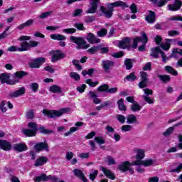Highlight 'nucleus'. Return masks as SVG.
Instances as JSON below:
<instances>
[{"instance_id":"obj_5","label":"nucleus","mask_w":182,"mask_h":182,"mask_svg":"<svg viewBox=\"0 0 182 182\" xmlns=\"http://www.w3.org/2000/svg\"><path fill=\"white\" fill-rule=\"evenodd\" d=\"M28 127L31 129H23L22 133L27 136V137H33L36 136V132H38V124L36 122H30L28 124Z\"/></svg>"},{"instance_id":"obj_6","label":"nucleus","mask_w":182,"mask_h":182,"mask_svg":"<svg viewBox=\"0 0 182 182\" xmlns=\"http://www.w3.org/2000/svg\"><path fill=\"white\" fill-rule=\"evenodd\" d=\"M26 92V88L25 87H21L17 90L11 91L9 93V99H15L16 97H19L20 96H23Z\"/></svg>"},{"instance_id":"obj_59","label":"nucleus","mask_w":182,"mask_h":182,"mask_svg":"<svg viewBox=\"0 0 182 182\" xmlns=\"http://www.w3.org/2000/svg\"><path fill=\"white\" fill-rule=\"evenodd\" d=\"M38 45H39L38 41H30L28 43V46H29L30 49H31V48H36V46H38Z\"/></svg>"},{"instance_id":"obj_15","label":"nucleus","mask_w":182,"mask_h":182,"mask_svg":"<svg viewBox=\"0 0 182 182\" xmlns=\"http://www.w3.org/2000/svg\"><path fill=\"white\" fill-rule=\"evenodd\" d=\"M130 45V38H124L122 41L119 42V48L121 49H129L131 48Z\"/></svg>"},{"instance_id":"obj_49","label":"nucleus","mask_w":182,"mask_h":182,"mask_svg":"<svg viewBox=\"0 0 182 182\" xmlns=\"http://www.w3.org/2000/svg\"><path fill=\"white\" fill-rule=\"evenodd\" d=\"M108 89H109V85L104 84L98 87L97 90L98 92H107Z\"/></svg>"},{"instance_id":"obj_17","label":"nucleus","mask_w":182,"mask_h":182,"mask_svg":"<svg viewBox=\"0 0 182 182\" xmlns=\"http://www.w3.org/2000/svg\"><path fill=\"white\" fill-rule=\"evenodd\" d=\"M0 149L5 151H9L12 149V144L6 140L0 139Z\"/></svg>"},{"instance_id":"obj_3","label":"nucleus","mask_w":182,"mask_h":182,"mask_svg":"<svg viewBox=\"0 0 182 182\" xmlns=\"http://www.w3.org/2000/svg\"><path fill=\"white\" fill-rule=\"evenodd\" d=\"M70 112V109L69 108H63L60 110H47L43 109V113L45 114L47 117H50V119H53L55 117H60V116H63L64 113H68Z\"/></svg>"},{"instance_id":"obj_39","label":"nucleus","mask_w":182,"mask_h":182,"mask_svg":"<svg viewBox=\"0 0 182 182\" xmlns=\"http://www.w3.org/2000/svg\"><path fill=\"white\" fill-rule=\"evenodd\" d=\"M27 75L28 73L25 71H17L14 73V76H16V77H18V79H22L23 76H27Z\"/></svg>"},{"instance_id":"obj_11","label":"nucleus","mask_w":182,"mask_h":182,"mask_svg":"<svg viewBox=\"0 0 182 182\" xmlns=\"http://www.w3.org/2000/svg\"><path fill=\"white\" fill-rule=\"evenodd\" d=\"M50 37L54 41H60V46H62V48H65V46H66V43L65 41H66V37L65 36L61 34H51Z\"/></svg>"},{"instance_id":"obj_28","label":"nucleus","mask_w":182,"mask_h":182,"mask_svg":"<svg viewBox=\"0 0 182 182\" xmlns=\"http://www.w3.org/2000/svg\"><path fill=\"white\" fill-rule=\"evenodd\" d=\"M48 90L51 93H62V88L58 85L50 86Z\"/></svg>"},{"instance_id":"obj_42","label":"nucleus","mask_w":182,"mask_h":182,"mask_svg":"<svg viewBox=\"0 0 182 182\" xmlns=\"http://www.w3.org/2000/svg\"><path fill=\"white\" fill-rule=\"evenodd\" d=\"M142 99L149 105H153L154 103V100H153V99H151V97L149 96L142 95Z\"/></svg>"},{"instance_id":"obj_55","label":"nucleus","mask_w":182,"mask_h":182,"mask_svg":"<svg viewBox=\"0 0 182 182\" xmlns=\"http://www.w3.org/2000/svg\"><path fill=\"white\" fill-rule=\"evenodd\" d=\"M63 32H64V33L72 35V33H75L76 32V28H65L63 30Z\"/></svg>"},{"instance_id":"obj_20","label":"nucleus","mask_w":182,"mask_h":182,"mask_svg":"<svg viewBox=\"0 0 182 182\" xmlns=\"http://www.w3.org/2000/svg\"><path fill=\"white\" fill-rule=\"evenodd\" d=\"M14 149L21 153L22 151H26L28 146L25 143L16 144L14 145Z\"/></svg>"},{"instance_id":"obj_52","label":"nucleus","mask_w":182,"mask_h":182,"mask_svg":"<svg viewBox=\"0 0 182 182\" xmlns=\"http://www.w3.org/2000/svg\"><path fill=\"white\" fill-rule=\"evenodd\" d=\"M100 48L99 46H93L91 48H89L87 50V52L89 53H90L91 55H95V53H96V52H97L99 50Z\"/></svg>"},{"instance_id":"obj_31","label":"nucleus","mask_w":182,"mask_h":182,"mask_svg":"<svg viewBox=\"0 0 182 182\" xmlns=\"http://www.w3.org/2000/svg\"><path fill=\"white\" fill-rule=\"evenodd\" d=\"M118 105V109L121 112H126V107L124 106V99L121 98L117 102Z\"/></svg>"},{"instance_id":"obj_2","label":"nucleus","mask_w":182,"mask_h":182,"mask_svg":"<svg viewBox=\"0 0 182 182\" xmlns=\"http://www.w3.org/2000/svg\"><path fill=\"white\" fill-rule=\"evenodd\" d=\"M148 41L147 35L146 33H142V38L140 37H136L134 39L132 48H133V49H137V46H139L138 43L139 42H142L143 44L138 48V50L139 52H144V50H146V43H147Z\"/></svg>"},{"instance_id":"obj_60","label":"nucleus","mask_w":182,"mask_h":182,"mask_svg":"<svg viewBox=\"0 0 182 182\" xmlns=\"http://www.w3.org/2000/svg\"><path fill=\"white\" fill-rule=\"evenodd\" d=\"M99 50L100 51V53H109V48L107 47H102L100 46H98Z\"/></svg>"},{"instance_id":"obj_19","label":"nucleus","mask_w":182,"mask_h":182,"mask_svg":"<svg viewBox=\"0 0 182 182\" xmlns=\"http://www.w3.org/2000/svg\"><path fill=\"white\" fill-rule=\"evenodd\" d=\"M100 168H101L102 173H104V174L108 178H110V180H114V178H115L114 173H113L112 171H110V169H107V168H106L105 166H101Z\"/></svg>"},{"instance_id":"obj_32","label":"nucleus","mask_w":182,"mask_h":182,"mask_svg":"<svg viewBox=\"0 0 182 182\" xmlns=\"http://www.w3.org/2000/svg\"><path fill=\"white\" fill-rule=\"evenodd\" d=\"M141 107H142L140 105L135 102L131 105L130 110H132V112H140Z\"/></svg>"},{"instance_id":"obj_38","label":"nucleus","mask_w":182,"mask_h":182,"mask_svg":"<svg viewBox=\"0 0 182 182\" xmlns=\"http://www.w3.org/2000/svg\"><path fill=\"white\" fill-rule=\"evenodd\" d=\"M94 140L95 141H96V143H97V144H100V145L105 144L106 143L105 138L102 136H95L94 138Z\"/></svg>"},{"instance_id":"obj_24","label":"nucleus","mask_w":182,"mask_h":182,"mask_svg":"<svg viewBox=\"0 0 182 182\" xmlns=\"http://www.w3.org/2000/svg\"><path fill=\"white\" fill-rule=\"evenodd\" d=\"M29 43L28 41H24L21 43L20 48H18V52H26L29 50Z\"/></svg>"},{"instance_id":"obj_34","label":"nucleus","mask_w":182,"mask_h":182,"mask_svg":"<svg viewBox=\"0 0 182 182\" xmlns=\"http://www.w3.org/2000/svg\"><path fill=\"white\" fill-rule=\"evenodd\" d=\"M168 1L170 0H161L157 2V0H151V2H153V4H156L159 8H161V6H164V5H166Z\"/></svg>"},{"instance_id":"obj_35","label":"nucleus","mask_w":182,"mask_h":182,"mask_svg":"<svg viewBox=\"0 0 182 182\" xmlns=\"http://www.w3.org/2000/svg\"><path fill=\"white\" fill-rule=\"evenodd\" d=\"M124 65L126 66L127 70H130L132 68H133V61H132V59L127 58L124 60Z\"/></svg>"},{"instance_id":"obj_41","label":"nucleus","mask_w":182,"mask_h":182,"mask_svg":"<svg viewBox=\"0 0 182 182\" xmlns=\"http://www.w3.org/2000/svg\"><path fill=\"white\" fill-rule=\"evenodd\" d=\"M97 174H99V171L95 169L92 170V173L90 174V180L94 181L95 178L97 177Z\"/></svg>"},{"instance_id":"obj_14","label":"nucleus","mask_w":182,"mask_h":182,"mask_svg":"<svg viewBox=\"0 0 182 182\" xmlns=\"http://www.w3.org/2000/svg\"><path fill=\"white\" fill-rule=\"evenodd\" d=\"M134 161H132V163L129 161H124L122 162L121 164L119 165L118 168L120 170V171H122L123 173H126V171H129V167L131 166H137V165H133Z\"/></svg>"},{"instance_id":"obj_64","label":"nucleus","mask_w":182,"mask_h":182,"mask_svg":"<svg viewBox=\"0 0 182 182\" xmlns=\"http://www.w3.org/2000/svg\"><path fill=\"white\" fill-rule=\"evenodd\" d=\"M169 21H180L182 22V17L181 16H173L169 18Z\"/></svg>"},{"instance_id":"obj_36","label":"nucleus","mask_w":182,"mask_h":182,"mask_svg":"<svg viewBox=\"0 0 182 182\" xmlns=\"http://www.w3.org/2000/svg\"><path fill=\"white\" fill-rule=\"evenodd\" d=\"M158 77L160 78V80L164 82V83H168V82L171 80L170 75H159Z\"/></svg>"},{"instance_id":"obj_40","label":"nucleus","mask_w":182,"mask_h":182,"mask_svg":"<svg viewBox=\"0 0 182 182\" xmlns=\"http://www.w3.org/2000/svg\"><path fill=\"white\" fill-rule=\"evenodd\" d=\"M26 119H34L35 118V110L29 109L27 111L26 114Z\"/></svg>"},{"instance_id":"obj_53","label":"nucleus","mask_w":182,"mask_h":182,"mask_svg":"<svg viewBox=\"0 0 182 182\" xmlns=\"http://www.w3.org/2000/svg\"><path fill=\"white\" fill-rule=\"evenodd\" d=\"M70 77L74 79V80H80V75H79V74L75 72L70 73Z\"/></svg>"},{"instance_id":"obj_63","label":"nucleus","mask_w":182,"mask_h":182,"mask_svg":"<svg viewBox=\"0 0 182 182\" xmlns=\"http://www.w3.org/2000/svg\"><path fill=\"white\" fill-rule=\"evenodd\" d=\"M85 89H86V85H85V84H82L80 86H78L77 87V92H79L80 93H83V92H85Z\"/></svg>"},{"instance_id":"obj_27","label":"nucleus","mask_w":182,"mask_h":182,"mask_svg":"<svg viewBox=\"0 0 182 182\" xmlns=\"http://www.w3.org/2000/svg\"><path fill=\"white\" fill-rule=\"evenodd\" d=\"M174 39H166L165 43L161 44V48L164 49V50H168L170 49V46L171 45V42H174Z\"/></svg>"},{"instance_id":"obj_47","label":"nucleus","mask_w":182,"mask_h":182,"mask_svg":"<svg viewBox=\"0 0 182 182\" xmlns=\"http://www.w3.org/2000/svg\"><path fill=\"white\" fill-rule=\"evenodd\" d=\"M173 132H174V127H171L163 133V136H164L165 137H168V136H170V134H171Z\"/></svg>"},{"instance_id":"obj_56","label":"nucleus","mask_w":182,"mask_h":182,"mask_svg":"<svg viewBox=\"0 0 182 182\" xmlns=\"http://www.w3.org/2000/svg\"><path fill=\"white\" fill-rule=\"evenodd\" d=\"M97 10V6L91 5V7L87 10V14H96V11Z\"/></svg>"},{"instance_id":"obj_58","label":"nucleus","mask_w":182,"mask_h":182,"mask_svg":"<svg viewBox=\"0 0 182 182\" xmlns=\"http://www.w3.org/2000/svg\"><path fill=\"white\" fill-rule=\"evenodd\" d=\"M95 16H88L85 17V22H86V23H92V22H95Z\"/></svg>"},{"instance_id":"obj_57","label":"nucleus","mask_w":182,"mask_h":182,"mask_svg":"<svg viewBox=\"0 0 182 182\" xmlns=\"http://www.w3.org/2000/svg\"><path fill=\"white\" fill-rule=\"evenodd\" d=\"M132 129H133V127H132L131 125H122L121 127L122 132H130Z\"/></svg>"},{"instance_id":"obj_51","label":"nucleus","mask_w":182,"mask_h":182,"mask_svg":"<svg viewBox=\"0 0 182 182\" xmlns=\"http://www.w3.org/2000/svg\"><path fill=\"white\" fill-rule=\"evenodd\" d=\"M74 28H76L78 31H85L86 29L82 23H75L74 24Z\"/></svg>"},{"instance_id":"obj_50","label":"nucleus","mask_w":182,"mask_h":182,"mask_svg":"<svg viewBox=\"0 0 182 182\" xmlns=\"http://www.w3.org/2000/svg\"><path fill=\"white\" fill-rule=\"evenodd\" d=\"M52 181V182H59L60 179L59 178L55 176H52V175H49L47 176V181Z\"/></svg>"},{"instance_id":"obj_33","label":"nucleus","mask_w":182,"mask_h":182,"mask_svg":"<svg viewBox=\"0 0 182 182\" xmlns=\"http://www.w3.org/2000/svg\"><path fill=\"white\" fill-rule=\"evenodd\" d=\"M35 182H41V181H48V176L46 174L43 173L41 176H36L34 179Z\"/></svg>"},{"instance_id":"obj_54","label":"nucleus","mask_w":182,"mask_h":182,"mask_svg":"<svg viewBox=\"0 0 182 182\" xmlns=\"http://www.w3.org/2000/svg\"><path fill=\"white\" fill-rule=\"evenodd\" d=\"M82 13H83V10H82L80 9H77L73 11V16H80Z\"/></svg>"},{"instance_id":"obj_26","label":"nucleus","mask_w":182,"mask_h":182,"mask_svg":"<svg viewBox=\"0 0 182 182\" xmlns=\"http://www.w3.org/2000/svg\"><path fill=\"white\" fill-rule=\"evenodd\" d=\"M10 78H11V74H8V73L0 74V81L2 84L8 83Z\"/></svg>"},{"instance_id":"obj_29","label":"nucleus","mask_w":182,"mask_h":182,"mask_svg":"<svg viewBox=\"0 0 182 182\" xmlns=\"http://www.w3.org/2000/svg\"><path fill=\"white\" fill-rule=\"evenodd\" d=\"M127 123H128V124H132L133 123H137V117H136V116L133 114H129L127 117Z\"/></svg>"},{"instance_id":"obj_44","label":"nucleus","mask_w":182,"mask_h":182,"mask_svg":"<svg viewBox=\"0 0 182 182\" xmlns=\"http://www.w3.org/2000/svg\"><path fill=\"white\" fill-rule=\"evenodd\" d=\"M148 77H149V75H147V73L143 72V71L140 73L141 81L148 82V80H149Z\"/></svg>"},{"instance_id":"obj_4","label":"nucleus","mask_w":182,"mask_h":182,"mask_svg":"<svg viewBox=\"0 0 182 182\" xmlns=\"http://www.w3.org/2000/svg\"><path fill=\"white\" fill-rule=\"evenodd\" d=\"M70 41L73 43H75L77 45L76 49H87L89 46H90L89 44H87V43L86 41L83 40V38L80 37H75L73 36H71L70 37Z\"/></svg>"},{"instance_id":"obj_46","label":"nucleus","mask_w":182,"mask_h":182,"mask_svg":"<svg viewBox=\"0 0 182 182\" xmlns=\"http://www.w3.org/2000/svg\"><path fill=\"white\" fill-rule=\"evenodd\" d=\"M51 14H53V11H49L42 13L41 15L39 16V18L40 19H45L46 18H48V16H50Z\"/></svg>"},{"instance_id":"obj_43","label":"nucleus","mask_w":182,"mask_h":182,"mask_svg":"<svg viewBox=\"0 0 182 182\" xmlns=\"http://www.w3.org/2000/svg\"><path fill=\"white\" fill-rule=\"evenodd\" d=\"M85 83H87V85H89L90 87H95V86H97V85H99V81L92 82V79H88L85 80Z\"/></svg>"},{"instance_id":"obj_61","label":"nucleus","mask_w":182,"mask_h":182,"mask_svg":"<svg viewBox=\"0 0 182 182\" xmlns=\"http://www.w3.org/2000/svg\"><path fill=\"white\" fill-rule=\"evenodd\" d=\"M106 33H107V30H106L105 28H102L100 31L97 32V35L100 38L105 36Z\"/></svg>"},{"instance_id":"obj_23","label":"nucleus","mask_w":182,"mask_h":182,"mask_svg":"<svg viewBox=\"0 0 182 182\" xmlns=\"http://www.w3.org/2000/svg\"><path fill=\"white\" fill-rule=\"evenodd\" d=\"M46 163H48V158L46 156H41L36 159L34 166L35 167H39L41 166H43V164H46Z\"/></svg>"},{"instance_id":"obj_62","label":"nucleus","mask_w":182,"mask_h":182,"mask_svg":"<svg viewBox=\"0 0 182 182\" xmlns=\"http://www.w3.org/2000/svg\"><path fill=\"white\" fill-rule=\"evenodd\" d=\"M168 36H177L180 35V32H178L176 30L169 31L168 32Z\"/></svg>"},{"instance_id":"obj_18","label":"nucleus","mask_w":182,"mask_h":182,"mask_svg":"<svg viewBox=\"0 0 182 182\" xmlns=\"http://www.w3.org/2000/svg\"><path fill=\"white\" fill-rule=\"evenodd\" d=\"M73 173L74 176H75V177H77L78 178L82 180V181L87 182V178H85V174L83 173V171H82V170L76 168L73 170Z\"/></svg>"},{"instance_id":"obj_30","label":"nucleus","mask_w":182,"mask_h":182,"mask_svg":"<svg viewBox=\"0 0 182 182\" xmlns=\"http://www.w3.org/2000/svg\"><path fill=\"white\" fill-rule=\"evenodd\" d=\"M164 69L166 72L167 73H170V75H173V76H177V75H178V73H177V71L170 65L165 66Z\"/></svg>"},{"instance_id":"obj_25","label":"nucleus","mask_w":182,"mask_h":182,"mask_svg":"<svg viewBox=\"0 0 182 182\" xmlns=\"http://www.w3.org/2000/svg\"><path fill=\"white\" fill-rule=\"evenodd\" d=\"M163 50H161V49H160V47H156L151 49V56H152L153 58H155V59H159V53L161 54V52Z\"/></svg>"},{"instance_id":"obj_13","label":"nucleus","mask_w":182,"mask_h":182,"mask_svg":"<svg viewBox=\"0 0 182 182\" xmlns=\"http://www.w3.org/2000/svg\"><path fill=\"white\" fill-rule=\"evenodd\" d=\"M135 153H136V161H139V163H141L143 161V159H144L146 154V151L144 149H134Z\"/></svg>"},{"instance_id":"obj_9","label":"nucleus","mask_w":182,"mask_h":182,"mask_svg":"<svg viewBox=\"0 0 182 182\" xmlns=\"http://www.w3.org/2000/svg\"><path fill=\"white\" fill-rule=\"evenodd\" d=\"M45 62H46V59L45 58L43 57L37 58L29 63V66L30 68L38 69L41 68V66H42V65H43Z\"/></svg>"},{"instance_id":"obj_8","label":"nucleus","mask_w":182,"mask_h":182,"mask_svg":"<svg viewBox=\"0 0 182 182\" xmlns=\"http://www.w3.org/2000/svg\"><path fill=\"white\" fill-rule=\"evenodd\" d=\"M156 159H145L139 163V161H134V163L132 164V165L144 166V167H151V166H156Z\"/></svg>"},{"instance_id":"obj_10","label":"nucleus","mask_w":182,"mask_h":182,"mask_svg":"<svg viewBox=\"0 0 182 182\" xmlns=\"http://www.w3.org/2000/svg\"><path fill=\"white\" fill-rule=\"evenodd\" d=\"M102 66L105 73H110L112 68L114 66V62L110 60H104L102 61Z\"/></svg>"},{"instance_id":"obj_37","label":"nucleus","mask_w":182,"mask_h":182,"mask_svg":"<svg viewBox=\"0 0 182 182\" xmlns=\"http://www.w3.org/2000/svg\"><path fill=\"white\" fill-rule=\"evenodd\" d=\"M125 80H128V82H134V80H137V76H136L134 73H131L129 75L125 77Z\"/></svg>"},{"instance_id":"obj_1","label":"nucleus","mask_w":182,"mask_h":182,"mask_svg":"<svg viewBox=\"0 0 182 182\" xmlns=\"http://www.w3.org/2000/svg\"><path fill=\"white\" fill-rule=\"evenodd\" d=\"M106 7L102 6L100 9L101 14L107 19L112 18L113 16V12L114 11V8H119V6H122V8H129V6L122 1H115L113 3H107L106 4Z\"/></svg>"},{"instance_id":"obj_7","label":"nucleus","mask_w":182,"mask_h":182,"mask_svg":"<svg viewBox=\"0 0 182 182\" xmlns=\"http://www.w3.org/2000/svg\"><path fill=\"white\" fill-rule=\"evenodd\" d=\"M50 55H51V62L53 63L58 62V60H60V59L65 58V53H62L60 50H52Z\"/></svg>"},{"instance_id":"obj_45","label":"nucleus","mask_w":182,"mask_h":182,"mask_svg":"<svg viewBox=\"0 0 182 182\" xmlns=\"http://www.w3.org/2000/svg\"><path fill=\"white\" fill-rule=\"evenodd\" d=\"M30 87L34 93H36V92L39 90V84L36 82H33L30 85Z\"/></svg>"},{"instance_id":"obj_22","label":"nucleus","mask_w":182,"mask_h":182,"mask_svg":"<svg viewBox=\"0 0 182 182\" xmlns=\"http://www.w3.org/2000/svg\"><path fill=\"white\" fill-rule=\"evenodd\" d=\"M87 41H88L89 43H99L100 42V39L96 38L95 35L92 33H89L87 35Z\"/></svg>"},{"instance_id":"obj_48","label":"nucleus","mask_w":182,"mask_h":182,"mask_svg":"<svg viewBox=\"0 0 182 182\" xmlns=\"http://www.w3.org/2000/svg\"><path fill=\"white\" fill-rule=\"evenodd\" d=\"M116 119H117V120H118V122H119V123H121L122 124H124V122H126V117H124V115L117 114V115L116 116Z\"/></svg>"},{"instance_id":"obj_16","label":"nucleus","mask_w":182,"mask_h":182,"mask_svg":"<svg viewBox=\"0 0 182 182\" xmlns=\"http://www.w3.org/2000/svg\"><path fill=\"white\" fill-rule=\"evenodd\" d=\"M182 6V1L181 0H175L174 3L173 4L168 5V8L169 11H178Z\"/></svg>"},{"instance_id":"obj_12","label":"nucleus","mask_w":182,"mask_h":182,"mask_svg":"<svg viewBox=\"0 0 182 182\" xmlns=\"http://www.w3.org/2000/svg\"><path fill=\"white\" fill-rule=\"evenodd\" d=\"M34 150L36 151H43V150L49 151V146L46 142H39L34 145Z\"/></svg>"},{"instance_id":"obj_21","label":"nucleus","mask_w":182,"mask_h":182,"mask_svg":"<svg viewBox=\"0 0 182 182\" xmlns=\"http://www.w3.org/2000/svg\"><path fill=\"white\" fill-rule=\"evenodd\" d=\"M149 15L146 16L145 20L148 23H154V22H156V13L152 11H149Z\"/></svg>"}]
</instances>
